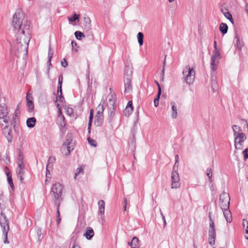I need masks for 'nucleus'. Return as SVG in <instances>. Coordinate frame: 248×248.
I'll return each mask as SVG.
<instances>
[{
    "label": "nucleus",
    "instance_id": "1",
    "mask_svg": "<svg viewBox=\"0 0 248 248\" xmlns=\"http://www.w3.org/2000/svg\"><path fill=\"white\" fill-rule=\"evenodd\" d=\"M12 26L17 33L16 43L17 50L25 51V54L27 55L29 40L26 36L30 35V23L28 20L25 19L24 14L19 8L13 15Z\"/></svg>",
    "mask_w": 248,
    "mask_h": 248
},
{
    "label": "nucleus",
    "instance_id": "2",
    "mask_svg": "<svg viewBox=\"0 0 248 248\" xmlns=\"http://www.w3.org/2000/svg\"><path fill=\"white\" fill-rule=\"evenodd\" d=\"M63 189V185L60 183H55L52 185L50 192L54 202H62V193Z\"/></svg>",
    "mask_w": 248,
    "mask_h": 248
},
{
    "label": "nucleus",
    "instance_id": "3",
    "mask_svg": "<svg viewBox=\"0 0 248 248\" xmlns=\"http://www.w3.org/2000/svg\"><path fill=\"white\" fill-rule=\"evenodd\" d=\"M183 75L186 82L191 85L193 84L195 79V72L193 68H191L189 65H187L184 68Z\"/></svg>",
    "mask_w": 248,
    "mask_h": 248
},
{
    "label": "nucleus",
    "instance_id": "4",
    "mask_svg": "<svg viewBox=\"0 0 248 248\" xmlns=\"http://www.w3.org/2000/svg\"><path fill=\"white\" fill-rule=\"evenodd\" d=\"M178 165L177 167L173 166V170L171 172V188H177L180 186V178L179 173L177 171Z\"/></svg>",
    "mask_w": 248,
    "mask_h": 248
},
{
    "label": "nucleus",
    "instance_id": "5",
    "mask_svg": "<svg viewBox=\"0 0 248 248\" xmlns=\"http://www.w3.org/2000/svg\"><path fill=\"white\" fill-rule=\"evenodd\" d=\"M219 206L221 209H229L230 202L229 194L225 192H222L219 196Z\"/></svg>",
    "mask_w": 248,
    "mask_h": 248
},
{
    "label": "nucleus",
    "instance_id": "6",
    "mask_svg": "<svg viewBox=\"0 0 248 248\" xmlns=\"http://www.w3.org/2000/svg\"><path fill=\"white\" fill-rule=\"evenodd\" d=\"M97 108L98 110L95 116L94 124L96 126L100 127L102 125L104 122L103 113L104 110V108L103 105H99Z\"/></svg>",
    "mask_w": 248,
    "mask_h": 248
},
{
    "label": "nucleus",
    "instance_id": "7",
    "mask_svg": "<svg viewBox=\"0 0 248 248\" xmlns=\"http://www.w3.org/2000/svg\"><path fill=\"white\" fill-rule=\"evenodd\" d=\"M8 124L4 125L2 124L1 127L2 129V134L7 139L9 143H12L13 141V136L12 135V129L9 127Z\"/></svg>",
    "mask_w": 248,
    "mask_h": 248
},
{
    "label": "nucleus",
    "instance_id": "8",
    "mask_svg": "<svg viewBox=\"0 0 248 248\" xmlns=\"http://www.w3.org/2000/svg\"><path fill=\"white\" fill-rule=\"evenodd\" d=\"M220 54L218 50H215L213 52L211 61V68L213 71H215L217 69L216 66L218 63V61L216 62V60L220 59Z\"/></svg>",
    "mask_w": 248,
    "mask_h": 248
},
{
    "label": "nucleus",
    "instance_id": "9",
    "mask_svg": "<svg viewBox=\"0 0 248 248\" xmlns=\"http://www.w3.org/2000/svg\"><path fill=\"white\" fill-rule=\"evenodd\" d=\"M0 223L2 231H4L5 229L6 231H9V226L8 219L3 212H1L0 215Z\"/></svg>",
    "mask_w": 248,
    "mask_h": 248
},
{
    "label": "nucleus",
    "instance_id": "10",
    "mask_svg": "<svg viewBox=\"0 0 248 248\" xmlns=\"http://www.w3.org/2000/svg\"><path fill=\"white\" fill-rule=\"evenodd\" d=\"M2 119L3 122L7 124L9 122V117L7 106L0 107V120Z\"/></svg>",
    "mask_w": 248,
    "mask_h": 248
},
{
    "label": "nucleus",
    "instance_id": "11",
    "mask_svg": "<svg viewBox=\"0 0 248 248\" xmlns=\"http://www.w3.org/2000/svg\"><path fill=\"white\" fill-rule=\"evenodd\" d=\"M27 110L29 112L33 111L34 108V103L33 102V97L31 93H27L26 95Z\"/></svg>",
    "mask_w": 248,
    "mask_h": 248
},
{
    "label": "nucleus",
    "instance_id": "12",
    "mask_svg": "<svg viewBox=\"0 0 248 248\" xmlns=\"http://www.w3.org/2000/svg\"><path fill=\"white\" fill-rule=\"evenodd\" d=\"M235 136V146L236 149L238 148L237 146L239 145L240 146L242 145V143L244 141V140L246 139V137L244 133H238L236 134V135H234ZM239 149H240V147H238Z\"/></svg>",
    "mask_w": 248,
    "mask_h": 248
},
{
    "label": "nucleus",
    "instance_id": "13",
    "mask_svg": "<svg viewBox=\"0 0 248 248\" xmlns=\"http://www.w3.org/2000/svg\"><path fill=\"white\" fill-rule=\"evenodd\" d=\"M72 140L67 139L66 141L64 142L61 147V152L62 154L64 153V151L67 150V152L65 154V156H68L71 153V147L70 146Z\"/></svg>",
    "mask_w": 248,
    "mask_h": 248
},
{
    "label": "nucleus",
    "instance_id": "14",
    "mask_svg": "<svg viewBox=\"0 0 248 248\" xmlns=\"http://www.w3.org/2000/svg\"><path fill=\"white\" fill-rule=\"evenodd\" d=\"M132 78H124L125 93H130L132 90Z\"/></svg>",
    "mask_w": 248,
    "mask_h": 248
},
{
    "label": "nucleus",
    "instance_id": "15",
    "mask_svg": "<svg viewBox=\"0 0 248 248\" xmlns=\"http://www.w3.org/2000/svg\"><path fill=\"white\" fill-rule=\"evenodd\" d=\"M233 42L235 47H237L239 50L241 51L244 46V44L242 40H240L238 34L236 32L235 33V38Z\"/></svg>",
    "mask_w": 248,
    "mask_h": 248
},
{
    "label": "nucleus",
    "instance_id": "16",
    "mask_svg": "<svg viewBox=\"0 0 248 248\" xmlns=\"http://www.w3.org/2000/svg\"><path fill=\"white\" fill-rule=\"evenodd\" d=\"M98 214L101 215V217H104L105 202L103 200H100L98 202Z\"/></svg>",
    "mask_w": 248,
    "mask_h": 248
},
{
    "label": "nucleus",
    "instance_id": "17",
    "mask_svg": "<svg viewBox=\"0 0 248 248\" xmlns=\"http://www.w3.org/2000/svg\"><path fill=\"white\" fill-rule=\"evenodd\" d=\"M208 242L210 245H214L215 244V238L216 233L215 230H209Z\"/></svg>",
    "mask_w": 248,
    "mask_h": 248
},
{
    "label": "nucleus",
    "instance_id": "18",
    "mask_svg": "<svg viewBox=\"0 0 248 248\" xmlns=\"http://www.w3.org/2000/svg\"><path fill=\"white\" fill-rule=\"evenodd\" d=\"M133 71L130 66H126L124 71V78H132Z\"/></svg>",
    "mask_w": 248,
    "mask_h": 248
},
{
    "label": "nucleus",
    "instance_id": "19",
    "mask_svg": "<svg viewBox=\"0 0 248 248\" xmlns=\"http://www.w3.org/2000/svg\"><path fill=\"white\" fill-rule=\"evenodd\" d=\"M91 21L90 18L88 16L84 17L83 19V27L84 29L88 31L91 29Z\"/></svg>",
    "mask_w": 248,
    "mask_h": 248
},
{
    "label": "nucleus",
    "instance_id": "20",
    "mask_svg": "<svg viewBox=\"0 0 248 248\" xmlns=\"http://www.w3.org/2000/svg\"><path fill=\"white\" fill-rule=\"evenodd\" d=\"M128 245L130 246L131 248H139V240L138 238L134 236L131 242H128Z\"/></svg>",
    "mask_w": 248,
    "mask_h": 248
},
{
    "label": "nucleus",
    "instance_id": "21",
    "mask_svg": "<svg viewBox=\"0 0 248 248\" xmlns=\"http://www.w3.org/2000/svg\"><path fill=\"white\" fill-rule=\"evenodd\" d=\"M94 235V231L91 227H87L86 228V232L84 234L86 238L88 240H91Z\"/></svg>",
    "mask_w": 248,
    "mask_h": 248
},
{
    "label": "nucleus",
    "instance_id": "22",
    "mask_svg": "<svg viewBox=\"0 0 248 248\" xmlns=\"http://www.w3.org/2000/svg\"><path fill=\"white\" fill-rule=\"evenodd\" d=\"M115 115V108L114 107V105L113 104V107L111 108L108 112V118L107 119V121L108 123L111 124V122L114 120V117Z\"/></svg>",
    "mask_w": 248,
    "mask_h": 248
},
{
    "label": "nucleus",
    "instance_id": "23",
    "mask_svg": "<svg viewBox=\"0 0 248 248\" xmlns=\"http://www.w3.org/2000/svg\"><path fill=\"white\" fill-rule=\"evenodd\" d=\"M223 211L224 217L227 222L231 223L232 221L231 213L229 209H222Z\"/></svg>",
    "mask_w": 248,
    "mask_h": 248
},
{
    "label": "nucleus",
    "instance_id": "24",
    "mask_svg": "<svg viewBox=\"0 0 248 248\" xmlns=\"http://www.w3.org/2000/svg\"><path fill=\"white\" fill-rule=\"evenodd\" d=\"M36 120L35 117H31L27 119L26 121L27 126L29 128H33L36 124Z\"/></svg>",
    "mask_w": 248,
    "mask_h": 248
},
{
    "label": "nucleus",
    "instance_id": "25",
    "mask_svg": "<svg viewBox=\"0 0 248 248\" xmlns=\"http://www.w3.org/2000/svg\"><path fill=\"white\" fill-rule=\"evenodd\" d=\"M93 109H91L90 111V116H89V120L88 123V133H90L91 132V127L92 125L93 120Z\"/></svg>",
    "mask_w": 248,
    "mask_h": 248
},
{
    "label": "nucleus",
    "instance_id": "26",
    "mask_svg": "<svg viewBox=\"0 0 248 248\" xmlns=\"http://www.w3.org/2000/svg\"><path fill=\"white\" fill-rule=\"evenodd\" d=\"M170 105H171L172 108V114L171 117L173 119H175L177 117V107L175 105V103L174 102H171L170 103Z\"/></svg>",
    "mask_w": 248,
    "mask_h": 248
},
{
    "label": "nucleus",
    "instance_id": "27",
    "mask_svg": "<svg viewBox=\"0 0 248 248\" xmlns=\"http://www.w3.org/2000/svg\"><path fill=\"white\" fill-rule=\"evenodd\" d=\"M228 27L226 23H221L219 26V31L223 34H226L228 31Z\"/></svg>",
    "mask_w": 248,
    "mask_h": 248
},
{
    "label": "nucleus",
    "instance_id": "28",
    "mask_svg": "<svg viewBox=\"0 0 248 248\" xmlns=\"http://www.w3.org/2000/svg\"><path fill=\"white\" fill-rule=\"evenodd\" d=\"M225 10L226 11L225 13H224V16L226 18L229 19L232 24H233L234 20L232 18V14L228 11V9L227 8H225Z\"/></svg>",
    "mask_w": 248,
    "mask_h": 248
},
{
    "label": "nucleus",
    "instance_id": "29",
    "mask_svg": "<svg viewBox=\"0 0 248 248\" xmlns=\"http://www.w3.org/2000/svg\"><path fill=\"white\" fill-rule=\"evenodd\" d=\"M55 157L54 156H50L48 160V161H47V164L46 165V170H47V171H48V168H50L53 165V164L54 163V162H55Z\"/></svg>",
    "mask_w": 248,
    "mask_h": 248
},
{
    "label": "nucleus",
    "instance_id": "30",
    "mask_svg": "<svg viewBox=\"0 0 248 248\" xmlns=\"http://www.w3.org/2000/svg\"><path fill=\"white\" fill-rule=\"evenodd\" d=\"M58 97H56V102L57 101L60 103H62L64 101V98L62 95V90L59 92V91L57 90Z\"/></svg>",
    "mask_w": 248,
    "mask_h": 248
},
{
    "label": "nucleus",
    "instance_id": "31",
    "mask_svg": "<svg viewBox=\"0 0 248 248\" xmlns=\"http://www.w3.org/2000/svg\"><path fill=\"white\" fill-rule=\"evenodd\" d=\"M7 177V181L8 182V184H9L10 187L11 188L14 190V183L13 182V179L12 178V174L10 172H7L6 173Z\"/></svg>",
    "mask_w": 248,
    "mask_h": 248
},
{
    "label": "nucleus",
    "instance_id": "32",
    "mask_svg": "<svg viewBox=\"0 0 248 248\" xmlns=\"http://www.w3.org/2000/svg\"><path fill=\"white\" fill-rule=\"evenodd\" d=\"M17 151H18L17 162H23L24 156L20 148H18Z\"/></svg>",
    "mask_w": 248,
    "mask_h": 248
},
{
    "label": "nucleus",
    "instance_id": "33",
    "mask_svg": "<svg viewBox=\"0 0 248 248\" xmlns=\"http://www.w3.org/2000/svg\"><path fill=\"white\" fill-rule=\"evenodd\" d=\"M143 38H144V35L143 33L141 32H139L137 34V38L138 43L140 45V46H142L143 44Z\"/></svg>",
    "mask_w": 248,
    "mask_h": 248
},
{
    "label": "nucleus",
    "instance_id": "34",
    "mask_svg": "<svg viewBox=\"0 0 248 248\" xmlns=\"http://www.w3.org/2000/svg\"><path fill=\"white\" fill-rule=\"evenodd\" d=\"M161 94V90L159 89V91H158L157 96H156V98L154 99V106L155 107H158V106L159 105V99L160 98Z\"/></svg>",
    "mask_w": 248,
    "mask_h": 248
},
{
    "label": "nucleus",
    "instance_id": "35",
    "mask_svg": "<svg viewBox=\"0 0 248 248\" xmlns=\"http://www.w3.org/2000/svg\"><path fill=\"white\" fill-rule=\"evenodd\" d=\"M63 80L62 75L61 74L58 77V86L57 87V90L61 91L62 90V83Z\"/></svg>",
    "mask_w": 248,
    "mask_h": 248
},
{
    "label": "nucleus",
    "instance_id": "36",
    "mask_svg": "<svg viewBox=\"0 0 248 248\" xmlns=\"http://www.w3.org/2000/svg\"><path fill=\"white\" fill-rule=\"evenodd\" d=\"M17 115H18L17 114L14 113V114L13 116V117H12V124H13L14 128H15L16 125L17 124V122L18 121V117Z\"/></svg>",
    "mask_w": 248,
    "mask_h": 248
},
{
    "label": "nucleus",
    "instance_id": "37",
    "mask_svg": "<svg viewBox=\"0 0 248 248\" xmlns=\"http://www.w3.org/2000/svg\"><path fill=\"white\" fill-rule=\"evenodd\" d=\"M133 108L126 107L124 110V113L125 116H129L133 112Z\"/></svg>",
    "mask_w": 248,
    "mask_h": 248
},
{
    "label": "nucleus",
    "instance_id": "38",
    "mask_svg": "<svg viewBox=\"0 0 248 248\" xmlns=\"http://www.w3.org/2000/svg\"><path fill=\"white\" fill-rule=\"evenodd\" d=\"M7 106L6 99L4 97L0 95V107H4Z\"/></svg>",
    "mask_w": 248,
    "mask_h": 248
},
{
    "label": "nucleus",
    "instance_id": "39",
    "mask_svg": "<svg viewBox=\"0 0 248 248\" xmlns=\"http://www.w3.org/2000/svg\"><path fill=\"white\" fill-rule=\"evenodd\" d=\"M8 231H6L5 229L4 231H2L3 235L4 236L3 242L4 244H9V242L8 240Z\"/></svg>",
    "mask_w": 248,
    "mask_h": 248
},
{
    "label": "nucleus",
    "instance_id": "40",
    "mask_svg": "<svg viewBox=\"0 0 248 248\" xmlns=\"http://www.w3.org/2000/svg\"><path fill=\"white\" fill-rule=\"evenodd\" d=\"M79 17V15H77L75 13L72 17H68V20L71 22H74L78 20Z\"/></svg>",
    "mask_w": 248,
    "mask_h": 248
},
{
    "label": "nucleus",
    "instance_id": "41",
    "mask_svg": "<svg viewBox=\"0 0 248 248\" xmlns=\"http://www.w3.org/2000/svg\"><path fill=\"white\" fill-rule=\"evenodd\" d=\"M76 38L78 40H80L82 37H84V34L80 31H76L75 32Z\"/></svg>",
    "mask_w": 248,
    "mask_h": 248
},
{
    "label": "nucleus",
    "instance_id": "42",
    "mask_svg": "<svg viewBox=\"0 0 248 248\" xmlns=\"http://www.w3.org/2000/svg\"><path fill=\"white\" fill-rule=\"evenodd\" d=\"M232 128L234 133V136L236 135L239 133V131H241L240 127L236 125H232Z\"/></svg>",
    "mask_w": 248,
    "mask_h": 248
},
{
    "label": "nucleus",
    "instance_id": "43",
    "mask_svg": "<svg viewBox=\"0 0 248 248\" xmlns=\"http://www.w3.org/2000/svg\"><path fill=\"white\" fill-rule=\"evenodd\" d=\"M206 175L209 178V182L211 183L212 182V171L211 169L208 168L206 170Z\"/></svg>",
    "mask_w": 248,
    "mask_h": 248
},
{
    "label": "nucleus",
    "instance_id": "44",
    "mask_svg": "<svg viewBox=\"0 0 248 248\" xmlns=\"http://www.w3.org/2000/svg\"><path fill=\"white\" fill-rule=\"evenodd\" d=\"M84 170L82 167H79L77 169V171L75 174V178L76 179L77 176L80 174H83Z\"/></svg>",
    "mask_w": 248,
    "mask_h": 248
},
{
    "label": "nucleus",
    "instance_id": "45",
    "mask_svg": "<svg viewBox=\"0 0 248 248\" xmlns=\"http://www.w3.org/2000/svg\"><path fill=\"white\" fill-rule=\"evenodd\" d=\"M88 141L89 143L93 147H96L97 146V143L96 141L91 138L89 137L88 138Z\"/></svg>",
    "mask_w": 248,
    "mask_h": 248
},
{
    "label": "nucleus",
    "instance_id": "46",
    "mask_svg": "<svg viewBox=\"0 0 248 248\" xmlns=\"http://www.w3.org/2000/svg\"><path fill=\"white\" fill-rule=\"evenodd\" d=\"M53 51L51 49L50 46H49L48 52V58H49V61H51V59L53 55Z\"/></svg>",
    "mask_w": 248,
    "mask_h": 248
},
{
    "label": "nucleus",
    "instance_id": "47",
    "mask_svg": "<svg viewBox=\"0 0 248 248\" xmlns=\"http://www.w3.org/2000/svg\"><path fill=\"white\" fill-rule=\"evenodd\" d=\"M61 202H54V204L57 206V216H60V206L61 205Z\"/></svg>",
    "mask_w": 248,
    "mask_h": 248
},
{
    "label": "nucleus",
    "instance_id": "48",
    "mask_svg": "<svg viewBox=\"0 0 248 248\" xmlns=\"http://www.w3.org/2000/svg\"><path fill=\"white\" fill-rule=\"evenodd\" d=\"M209 226L210 228L209 230H215L214 222L212 219H210Z\"/></svg>",
    "mask_w": 248,
    "mask_h": 248
},
{
    "label": "nucleus",
    "instance_id": "49",
    "mask_svg": "<svg viewBox=\"0 0 248 248\" xmlns=\"http://www.w3.org/2000/svg\"><path fill=\"white\" fill-rule=\"evenodd\" d=\"M37 235H38V240H41L42 239V231H41V229L40 228H39L37 231Z\"/></svg>",
    "mask_w": 248,
    "mask_h": 248
},
{
    "label": "nucleus",
    "instance_id": "50",
    "mask_svg": "<svg viewBox=\"0 0 248 248\" xmlns=\"http://www.w3.org/2000/svg\"><path fill=\"white\" fill-rule=\"evenodd\" d=\"M16 174L17 176H19L21 175H24V170H20L18 169H16Z\"/></svg>",
    "mask_w": 248,
    "mask_h": 248
},
{
    "label": "nucleus",
    "instance_id": "51",
    "mask_svg": "<svg viewBox=\"0 0 248 248\" xmlns=\"http://www.w3.org/2000/svg\"><path fill=\"white\" fill-rule=\"evenodd\" d=\"M165 63H166V57H165V59L164 60L163 68H162V70L161 74V76L162 77V79L163 78V77L164 76Z\"/></svg>",
    "mask_w": 248,
    "mask_h": 248
},
{
    "label": "nucleus",
    "instance_id": "52",
    "mask_svg": "<svg viewBox=\"0 0 248 248\" xmlns=\"http://www.w3.org/2000/svg\"><path fill=\"white\" fill-rule=\"evenodd\" d=\"M18 164V167L17 169H20V170H24L25 169V166L23 162H17Z\"/></svg>",
    "mask_w": 248,
    "mask_h": 248
},
{
    "label": "nucleus",
    "instance_id": "53",
    "mask_svg": "<svg viewBox=\"0 0 248 248\" xmlns=\"http://www.w3.org/2000/svg\"><path fill=\"white\" fill-rule=\"evenodd\" d=\"M243 153L244 154V158L245 159L248 158V148H246V149H245L243 151Z\"/></svg>",
    "mask_w": 248,
    "mask_h": 248
},
{
    "label": "nucleus",
    "instance_id": "54",
    "mask_svg": "<svg viewBox=\"0 0 248 248\" xmlns=\"http://www.w3.org/2000/svg\"><path fill=\"white\" fill-rule=\"evenodd\" d=\"M61 65L63 67H66L68 65V62L66 61L65 59H63V61H62Z\"/></svg>",
    "mask_w": 248,
    "mask_h": 248
},
{
    "label": "nucleus",
    "instance_id": "55",
    "mask_svg": "<svg viewBox=\"0 0 248 248\" xmlns=\"http://www.w3.org/2000/svg\"><path fill=\"white\" fill-rule=\"evenodd\" d=\"M21 105V103H19L16 109V110H15V113H16V114H19L20 113V106Z\"/></svg>",
    "mask_w": 248,
    "mask_h": 248
},
{
    "label": "nucleus",
    "instance_id": "56",
    "mask_svg": "<svg viewBox=\"0 0 248 248\" xmlns=\"http://www.w3.org/2000/svg\"><path fill=\"white\" fill-rule=\"evenodd\" d=\"M131 142H132V144H133L134 147H135V144H136V139H135V135L134 133L133 134V138L131 140Z\"/></svg>",
    "mask_w": 248,
    "mask_h": 248
},
{
    "label": "nucleus",
    "instance_id": "57",
    "mask_svg": "<svg viewBox=\"0 0 248 248\" xmlns=\"http://www.w3.org/2000/svg\"><path fill=\"white\" fill-rule=\"evenodd\" d=\"M175 164L174 165H175L176 167H177L176 166V164L178 162V161H179V156L178 155H176L175 156Z\"/></svg>",
    "mask_w": 248,
    "mask_h": 248
},
{
    "label": "nucleus",
    "instance_id": "58",
    "mask_svg": "<svg viewBox=\"0 0 248 248\" xmlns=\"http://www.w3.org/2000/svg\"><path fill=\"white\" fill-rule=\"evenodd\" d=\"M23 176H24V175H21L17 176V177L19 178V179L20 180V182L21 183H23V181H24Z\"/></svg>",
    "mask_w": 248,
    "mask_h": 248
},
{
    "label": "nucleus",
    "instance_id": "59",
    "mask_svg": "<svg viewBox=\"0 0 248 248\" xmlns=\"http://www.w3.org/2000/svg\"><path fill=\"white\" fill-rule=\"evenodd\" d=\"M124 211H125L126 209V205H127V199L126 198L124 199Z\"/></svg>",
    "mask_w": 248,
    "mask_h": 248
},
{
    "label": "nucleus",
    "instance_id": "60",
    "mask_svg": "<svg viewBox=\"0 0 248 248\" xmlns=\"http://www.w3.org/2000/svg\"><path fill=\"white\" fill-rule=\"evenodd\" d=\"M126 107H129V108H133V106H132V101H129L128 103H127V105L126 106Z\"/></svg>",
    "mask_w": 248,
    "mask_h": 248
},
{
    "label": "nucleus",
    "instance_id": "61",
    "mask_svg": "<svg viewBox=\"0 0 248 248\" xmlns=\"http://www.w3.org/2000/svg\"><path fill=\"white\" fill-rule=\"evenodd\" d=\"M71 45L72 47L74 48L75 46H77V43L75 41H72L71 42Z\"/></svg>",
    "mask_w": 248,
    "mask_h": 248
},
{
    "label": "nucleus",
    "instance_id": "62",
    "mask_svg": "<svg viewBox=\"0 0 248 248\" xmlns=\"http://www.w3.org/2000/svg\"><path fill=\"white\" fill-rule=\"evenodd\" d=\"M246 222L247 224V230H248V221L246 220V219H244L243 220V226L245 227V222Z\"/></svg>",
    "mask_w": 248,
    "mask_h": 248
},
{
    "label": "nucleus",
    "instance_id": "63",
    "mask_svg": "<svg viewBox=\"0 0 248 248\" xmlns=\"http://www.w3.org/2000/svg\"><path fill=\"white\" fill-rule=\"evenodd\" d=\"M67 113L69 114L72 113H73V109L72 108H68L67 110Z\"/></svg>",
    "mask_w": 248,
    "mask_h": 248
},
{
    "label": "nucleus",
    "instance_id": "64",
    "mask_svg": "<svg viewBox=\"0 0 248 248\" xmlns=\"http://www.w3.org/2000/svg\"><path fill=\"white\" fill-rule=\"evenodd\" d=\"M245 11H246L247 13H248V2H247L246 3Z\"/></svg>",
    "mask_w": 248,
    "mask_h": 248
}]
</instances>
